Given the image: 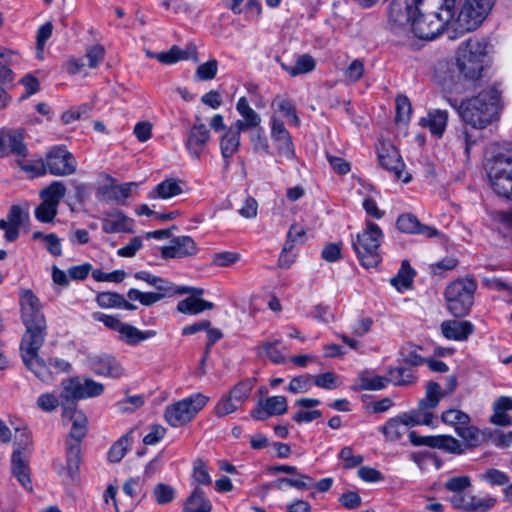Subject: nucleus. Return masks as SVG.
<instances>
[{
	"mask_svg": "<svg viewBox=\"0 0 512 512\" xmlns=\"http://www.w3.org/2000/svg\"><path fill=\"white\" fill-rule=\"evenodd\" d=\"M409 439L414 446H428L451 454L465 452L463 443L450 435L420 436L416 432L409 433Z\"/></svg>",
	"mask_w": 512,
	"mask_h": 512,
	"instance_id": "15",
	"label": "nucleus"
},
{
	"mask_svg": "<svg viewBox=\"0 0 512 512\" xmlns=\"http://www.w3.org/2000/svg\"><path fill=\"white\" fill-rule=\"evenodd\" d=\"M384 388V377L375 374L373 370H363L358 373L352 389L354 391L362 390H381Z\"/></svg>",
	"mask_w": 512,
	"mask_h": 512,
	"instance_id": "32",
	"label": "nucleus"
},
{
	"mask_svg": "<svg viewBox=\"0 0 512 512\" xmlns=\"http://www.w3.org/2000/svg\"><path fill=\"white\" fill-rule=\"evenodd\" d=\"M217 72L218 61L216 59H210L197 67L195 75L201 81H208L214 79Z\"/></svg>",
	"mask_w": 512,
	"mask_h": 512,
	"instance_id": "56",
	"label": "nucleus"
},
{
	"mask_svg": "<svg viewBox=\"0 0 512 512\" xmlns=\"http://www.w3.org/2000/svg\"><path fill=\"white\" fill-rule=\"evenodd\" d=\"M253 388V383L251 380L246 379L238 382L229 392L236 404L242 406L244 401L249 397L251 390Z\"/></svg>",
	"mask_w": 512,
	"mask_h": 512,
	"instance_id": "48",
	"label": "nucleus"
},
{
	"mask_svg": "<svg viewBox=\"0 0 512 512\" xmlns=\"http://www.w3.org/2000/svg\"><path fill=\"white\" fill-rule=\"evenodd\" d=\"M435 78L443 88L448 90H457L458 84L463 78H459V71L452 68L447 61H439L435 67Z\"/></svg>",
	"mask_w": 512,
	"mask_h": 512,
	"instance_id": "28",
	"label": "nucleus"
},
{
	"mask_svg": "<svg viewBox=\"0 0 512 512\" xmlns=\"http://www.w3.org/2000/svg\"><path fill=\"white\" fill-rule=\"evenodd\" d=\"M397 229L404 233H416L419 230L420 222L412 214H403L398 217L396 222Z\"/></svg>",
	"mask_w": 512,
	"mask_h": 512,
	"instance_id": "59",
	"label": "nucleus"
},
{
	"mask_svg": "<svg viewBox=\"0 0 512 512\" xmlns=\"http://www.w3.org/2000/svg\"><path fill=\"white\" fill-rule=\"evenodd\" d=\"M448 112L441 109L430 110L426 117L419 120V125L429 128L432 135L440 138L446 128Z\"/></svg>",
	"mask_w": 512,
	"mask_h": 512,
	"instance_id": "30",
	"label": "nucleus"
},
{
	"mask_svg": "<svg viewBox=\"0 0 512 512\" xmlns=\"http://www.w3.org/2000/svg\"><path fill=\"white\" fill-rule=\"evenodd\" d=\"M277 61L281 68L292 77L310 73L316 67V61L310 54L299 55L294 65L286 64L280 60Z\"/></svg>",
	"mask_w": 512,
	"mask_h": 512,
	"instance_id": "34",
	"label": "nucleus"
},
{
	"mask_svg": "<svg viewBox=\"0 0 512 512\" xmlns=\"http://www.w3.org/2000/svg\"><path fill=\"white\" fill-rule=\"evenodd\" d=\"M386 170L391 171L395 180L402 183H408L412 178L411 174L405 171V164L394 146L386 149Z\"/></svg>",
	"mask_w": 512,
	"mask_h": 512,
	"instance_id": "29",
	"label": "nucleus"
},
{
	"mask_svg": "<svg viewBox=\"0 0 512 512\" xmlns=\"http://www.w3.org/2000/svg\"><path fill=\"white\" fill-rule=\"evenodd\" d=\"M61 401L77 404L79 400L94 398L104 392V385L91 378L81 379L78 376L63 379L61 381Z\"/></svg>",
	"mask_w": 512,
	"mask_h": 512,
	"instance_id": "11",
	"label": "nucleus"
},
{
	"mask_svg": "<svg viewBox=\"0 0 512 512\" xmlns=\"http://www.w3.org/2000/svg\"><path fill=\"white\" fill-rule=\"evenodd\" d=\"M418 350H421V348L410 343L403 346L400 353L404 362L412 366H419L425 363L426 360L418 353Z\"/></svg>",
	"mask_w": 512,
	"mask_h": 512,
	"instance_id": "55",
	"label": "nucleus"
},
{
	"mask_svg": "<svg viewBox=\"0 0 512 512\" xmlns=\"http://www.w3.org/2000/svg\"><path fill=\"white\" fill-rule=\"evenodd\" d=\"M497 503V499L491 496L479 498L471 495L469 512H487Z\"/></svg>",
	"mask_w": 512,
	"mask_h": 512,
	"instance_id": "62",
	"label": "nucleus"
},
{
	"mask_svg": "<svg viewBox=\"0 0 512 512\" xmlns=\"http://www.w3.org/2000/svg\"><path fill=\"white\" fill-rule=\"evenodd\" d=\"M501 93L495 87H488L476 96L456 104L449 99L451 106L457 109L460 117L474 128H485L498 119Z\"/></svg>",
	"mask_w": 512,
	"mask_h": 512,
	"instance_id": "2",
	"label": "nucleus"
},
{
	"mask_svg": "<svg viewBox=\"0 0 512 512\" xmlns=\"http://www.w3.org/2000/svg\"><path fill=\"white\" fill-rule=\"evenodd\" d=\"M34 240H43L46 244L47 251L53 256L62 255L61 239L55 234H43L40 231H35L32 234Z\"/></svg>",
	"mask_w": 512,
	"mask_h": 512,
	"instance_id": "46",
	"label": "nucleus"
},
{
	"mask_svg": "<svg viewBox=\"0 0 512 512\" xmlns=\"http://www.w3.org/2000/svg\"><path fill=\"white\" fill-rule=\"evenodd\" d=\"M241 132L242 131L237 127L231 125L226 129L225 133L220 139V151L224 160L225 168L230 166V159L238 152L240 148Z\"/></svg>",
	"mask_w": 512,
	"mask_h": 512,
	"instance_id": "24",
	"label": "nucleus"
},
{
	"mask_svg": "<svg viewBox=\"0 0 512 512\" xmlns=\"http://www.w3.org/2000/svg\"><path fill=\"white\" fill-rule=\"evenodd\" d=\"M155 58L163 64H174L188 59L196 60L197 50L195 46H189L183 50L177 45H173L168 51L155 54Z\"/></svg>",
	"mask_w": 512,
	"mask_h": 512,
	"instance_id": "31",
	"label": "nucleus"
},
{
	"mask_svg": "<svg viewBox=\"0 0 512 512\" xmlns=\"http://www.w3.org/2000/svg\"><path fill=\"white\" fill-rule=\"evenodd\" d=\"M457 435L464 441L463 447L466 449L474 448L480 445L481 434L475 426L469 424L460 426L457 429Z\"/></svg>",
	"mask_w": 512,
	"mask_h": 512,
	"instance_id": "44",
	"label": "nucleus"
},
{
	"mask_svg": "<svg viewBox=\"0 0 512 512\" xmlns=\"http://www.w3.org/2000/svg\"><path fill=\"white\" fill-rule=\"evenodd\" d=\"M408 427L410 426L406 425V423L403 421V416L400 418L391 419L386 424V437L392 440H396L407 431Z\"/></svg>",
	"mask_w": 512,
	"mask_h": 512,
	"instance_id": "63",
	"label": "nucleus"
},
{
	"mask_svg": "<svg viewBox=\"0 0 512 512\" xmlns=\"http://www.w3.org/2000/svg\"><path fill=\"white\" fill-rule=\"evenodd\" d=\"M2 146L5 148V156L14 155L25 158L28 155V149L24 143V132L20 129H1Z\"/></svg>",
	"mask_w": 512,
	"mask_h": 512,
	"instance_id": "21",
	"label": "nucleus"
},
{
	"mask_svg": "<svg viewBox=\"0 0 512 512\" xmlns=\"http://www.w3.org/2000/svg\"><path fill=\"white\" fill-rule=\"evenodd\" d=\"M486 169L495 193L512 199V156L499 154L487 161Z\"/></svg>",
	"mask_w": 512,
	"mask_h": 512,
	"instance_id": "7",
	"label": "nucleus"
},
{
	"mask_svg": "<svg viewBox=\"0 0 512 512\" xmlns=\"http://www.w3.org/2000/svg\"><path fill=\"white\" fill-rule=\"evenodd\" d=\"M414 276L415 271L410 267L409 262L403 260L398 274L391 278L390 283L397 291L401 292L412 287Z\"/></svg>",
	"mask_w": 512,
	"mask_h": 512,
	"instance_id": "41",
	"label": "nucleus"
},
{
	"mask_svg": "<svg viewBox=\"0 0 512 512\" xmlns=\"http://www.w3.org/2000/svg\"><path fill=\"white\" fill-rule=\"evenodd\" d=\"M197 253V244L190 236L174 237L169 245L161 247V257L165 260L188 258Z\"/></svg>",
	"mask_w": 512,
	"mask_h": 512,
	"instance_id": "17",
	"label": "nucleus"
},
{
	"mask_svg": "<svg viewBox=\"0 0 512 512\" xmlns=\"http://www.w3.org/2000/svg\"><path fill=\"white\" fill-rule=\"evenodd\" d=\"M441 419L444 423L455 427V432L460 426L469 424L470 417L468 414L457 409H448L442 413Z\"/></svg>",
	"mask_w": 512,
	"mask_h": 512,
	"instance_id": "47",
	"label": "nucleus"
},
{
	"mask_svg": "<svg viewBox=\"0 0 512 512\" xmlns=\"http://www.w3.org/2000/svg\"><path fill=\"white\" fill-rule=\"evenodd\" d=\"M480 479L493 486H504L509 483V477L503 471L490 468L480 475Z\"/></svg>",
	"mask_w": 512,
	"mask_h": 512,
	"instance_id": "58",
	"label": "nucleus"
},
{
	"mask_svg": "<svg viewBox=\"0 0 512 512\" xmlns=\"http://www.w3.org/2000/svg\"><path fill=\"white\" fill-rule=\"evenodd\" d=\"M212 504L205 497L203 489L196 487L186 499L183 512H211Z\"/></svg>",
	"mask_w": 512,
	"mask_h": 512,
	"instance_id": "36",
	"label": "nucleus"
},
{
	"mask_svg": "<svg viewBox=\"0 0 512 512\" xmlns=\"http://www.w3.org/2000/svg\"><path fill=\"white\" fill-rule=\"evenodd\" d=\"M280 344V340L265 341L256 346L255 351L259 357L265 356L274 364H284L286 358L279 349Z\"/></svg>",
	"mask_w": 512,
	"mask_h": 512,
	"instance_id": "37",
	"label": "nucleus"
},
{
	"mask_svg": "<svg viewBox=\"0 0 512 512\" xmlns=\"http://www.w3.org/2000/svg\"><path fill=\"white\" fill-rule=\"evenodd\" d=\"M95 300L101 308H118L121 294L117 292H99Z\"/></svg>",
	"mask_w": 512,
	"mask_h": 512,
	"instance_id": "64",
	"label": "nucleus"
},
{
	"mask_svg": "<svg viewBox=\"0 0 512 512\" xmlns=\"http://www.w3.org/2000/svg\"><path fill=\"white\" fill-rule=\"evenodd\" d=\"M57 212L58 207L42 201L35 209V217L42 223H51L55 219Z\"/></svg>",
	"mask_w": 512,
	"mask_h": 512,
	"instance_id": "57",
	"label": "nucleus"
},
{
	"mask_svg": "<svg viewBox=\"0 0 512 512\" xmlns=\"http://www.w3.org/2000/svg\"><path fill=\"white\" fill-rule=\"evenodd\" d=\"M412 106L405 95H398L395 99V124L399 129H405L410 121Z\"/></svg>",
	"mask_w": 512,
	"mask_h": 512,
	"instance_id": "39",
	"label": "nucleus"
},
{
	"mask_svg": "<svg viewBox=\"0 0 512 512\" xmlns=\"http://www.w3.org/2000/svg\"><path fill=\"white\" fill-rule=\"evenodd\" d=\"M420 6L409 0H393L389 6L390 30L395 34V42L402 43L410 33V25Z\"/></svg>",
	"mask_w": 512,
	"mask_h": 512,
	"instance_id": "9",
	"label": "nucleus"
},
{
	"mask_svg": "<svg viewBox=\"0 0 512 512\" xmlns=\"http://www.w3.org/2000/svg\"><path fill=\"white\" fill-rule=\"evenodd\" d=\"M45 159L48 172L53 176H69L76 171L77 161L65 146L51 147Z\"/></svg>",
	"mask_w": 512,
	"mask_h": 512,
	"instance_id": "14",
	"label": "nucleus"
},
{
	"mask_svg": "<svg viewBox=\"0 0 512 512\" xmlns=\"http://www.w3.org/2000/svg\"><path fill=\"white\" fill-rule=\"evenodd\" d=\"M62 419L71 422L68 439L82 441L88 431V419L85 413L77 409V404L61 401Z\"/></svg>",
	"mask_w": 512,
	"mask_h": 512,
	"instance_id": "16",
	"label": "nucleus"
},
{
	"mask_svg": "<svg viewBox=\"0 0 512 512\" xmlns=\"http://www.w3.org/2000/svg\"><path fill=\"white\" fill-rule=\"evenodd\" d=\"M287 410L288 402L285 396H271L260 400L250 415L255 420L265 421L271 416L283 415Z\"/></svg>",
	"mask_w": 512,
	"mask_h": 512,
	"instance_id": "18",
	"label": "nucleus"
},
{
	"mask_svg": "<svg viewBox=\"0 0 512 512\" xmlns=\"http://www.w3.org/2000/svg\"><path fill=\"white\" fill-rule=\"evenodd\" d=\"M236 110L242 116V120H237L233 125L237 127L239 130L247 131L251 128H255L259 126L261 122L260 115L255 112L249 105L246 97H241L237 101Z\"/></svg>",
	"mask_w": 512,
	"mask_h": 512,
	"instance_id": "27",
	"label": "nucleus"
},
{
	"mask_svg": "<svg viewBox=\"0 0 512 512\" xmlns=\"http://www.w3.org/2000/svg\"><path fill=\"white\" fill-rule=\"evenodd\" d=\"M19 305L25 327L19 347L22 361L39 380L51 383L54 374L69 372L71 364L59 358H50L46 362L39 356L47 337V322L39 298L30 289L23 290Z\"/></svg>",
	"mask_w": 512,
	"mask_h": 512,
	"instance_id": "1",
	"label": "nucleus"
},
{
	"mask_svg": "<svg viewBox=\"0 0 512 512\" xmlns=\"http://www.w3.org/2000/svg\"><path fill=\"white\" fill-rule=\"evenodd\" d=\"M156 334L155 330L141 331L131 324L124 323L119 333V339L127 345L135 346L142 341L153 338Z\"/></svg>",
	"mask_w": 512,
	"mask_h": 512,
	"instance_id": "35",
	"label": "nucleus"
},
{
	"mask_svg": "<svg viewBox=\"0 0 512 512\" xmlns=\"http://www.w3.org/2000/svg\"><path fill=\"white\" fill-rule=\"evenodd\" d=\"M32 444L33 442L30 430L26 427L22 429L17 428L13 451H20L21 455L30 456Z\"/></svg>",
	"mask_w": 512,
	"mask_h": 512,
	"instance_id": "45",
	"label": "nucleus"
},
{
	"mask_svg": "<svg viewBox=\"0 0 512 512\" xmlns=\"http://www.w3.org/2000/svg\"><path fill=\"white\" fill-rule=\"evenodd\" d=\"M209 139L210 131L206 125L195 122L188 132L185 146L193 158L199 159Z\"/></svg>",
	"mask_w": 512,
	"mask_h": 512,
	"instance_id": "19",
	"label": "nucleus"
},
{
	"mask_svg": "<svg viewBox=\"0 0 512 512\" xmlns=\"http://www.w3.org/2000/svg\"><path fill=\"white\" fill-rule=\"evenodd\" d=\"M493 0H463L453 19L456 29L469 32L477 29L490 13Z\"/></svg>",
	"mask_w": 512,
	"mask_h": 512,
	"instance_id": "8",
	"label": "nucleus"
},
{
	"mask_svg": "<svg viewBox=\"0 0 512 512\" xmlns=\"http://www.w3.org/2000/svg\"><path fill=\"white\" fill-rule=\"evenodd\" d=\"M487 54V42L484 39L470 38L457 50L456 67L459 78L475 82L482 76L484 59Z\"/></svg>",
	"mask_w": 512,
	"mask_h": 512,
	"instance_id": "3",
	"label": "nucleus"
},
{
	"mask_svg": "<svg viewBox=\"0 0 512 512\" xmlns=\"http://www.w3.org/2000/svg\"><path fill=\"white\" fill-rule=\"evenodd\" d=\"M213 307L214 304L212 302L196 297H188L179 301L177 304V310L179 312L189 315H195L203 312L204 310H210Z\"/></svg>",
	"mask_w": 512,
	"mask_h": 512,
	"instance_id": "40",
	"label": "nucleus"
},
{
	"mask_svg": "<svg viewBox=\"0 0 512 512\" xmlns=\"http://www.w3.org/2000/svg\"><path fill=\"white\" fill-rule=\"evenodd\" d=\"M312 376L309 374L296 376L291 379L287 390L293 394L305 393L310 390L312 386Z\"/></svg>",
	"mask_w": 512,
	"mask_h": 512,
	"instance_id": "60",
	"label": "nucleus"
},
{
	"mask_svg": "<svg viewBox=\"0 0 512 512\" xmlns=\"http://www.w3.org/2000/svg\"><path fill=\"white\" fill-rule=\"evenodd\" d=\"M209 397L195 393L191 396L168 405L164 411V418L167 423L174 427H181L190 421L205 407Z\"/></svg>",
	"mask_w": 512,
	"mask_h": 512,
	"instance_id": "6",
	"label": "nucleus"
},
{
	"mask_svg": "<svg viewBox=\"0 0 512 512\" xmlns=\"http://www.w3.org/2000/svg\"><path fill=\"white\" fill-rule=\"evenodd\" d=\"M381 238L382 229L377 224L367 221L365 229L352 239L353 250L364 268H375L381 263Z\"/></svg>",
	"mask_w": 512,
	"mask_h": 512,
	"instance_id": "4",
	"label": "nucleus"
},
{
	"mask_svg": "<svg viewBox=\"0 0 512 512\" xmlns=\"http://www.w3.org/2000/svg\"><path fill=\"white\" fill-rule=\"evenodd\" d=\"M442 335L448 340L465 341L474 331L469 321L446 320L440 325Z\"/></svg>",
	"mask_w": 512,
	"mask_h": 512,
	"instance_id": "26",
	"label": "nucleus"
},
{
	"mask_svg": "<svg viewBox=\"0 0 512 512\" xmlns=\"http://www.w3.org/2000/svg\"><path fill=\"white\" fill-rule=\"evenodd\" d=\"M102 230L107 234L133 231V220L120 210L107 212L102 220Z\"/></svg>",
	"mask_w": 512,
	"mask_h": 512,
	"instance_id": "23",
	"label": "nucleus"
},
{
	"mask_svg": "<svg viewBox=\"0 0 512 512\" xmlns=\"http://www.w3.org/2000/svg\"><path fill=\"white\" fill-rule=\"evenodd\" d=\"M241 405L236 404L230 395H224L216 404L214 414L217 417H224L235 412Z\"/></svg>",
	"mask_w": 512,
	"mask_h": 512,
	"instance_id": "61",
	"label": "nucleus"
},
{
	"mask_svg": "<svg viewBox=\"0 0 512 512\" xmlns=\"http://www.w3.org/2000/svg\"><path fill=\"white\" fill-rule=\"evenodd\" d=\"M66 194V187L61 181H53L40 192L42 201L58 207Z\"/></svg>",
	"mask_w": 512,
	"mask_h": 512,
	"instance_id": "43",
	"label": "nucleus"
},
{
	"mask_svg": "<svg viewBox=\"0 0 512 512\" xmlns=\"http://www.w3.org/2000/svg\"><path fill=\"white\" fill-rule=\"evenodd\" d=\"M271 137L277 143V151L279 155L289 160L295 157L292 138L288 130L285 128L283 122L277 119L272 121Z\"/></svg>",
	"mask_w": 512,
	"mask_h": 512,
	"instance_id": "22",
	"label": "nucleus"
},
{
	"mask_svg": "<svg viewBox=\"0 0 512 512\" xmlns=\"http://www.w3.org/2000/svg\"><path fill=\"white\" fill-rule=\"evenodd\" d=\"M127 297L130 301H139L144 306H151L161 301L156 292H142L135 288L129 289Z\"/></svg>",
	"mask_w": 512,
	"mask_h": 512,
	"instance_id": "53",
	"label": "nucleus"
},
{
	"mask_svg": "<svg viewBox=\"0 0 512 512\" xmlns=\"http://www.w3.org/2000/svg\"><path fill=\"white\" fill-rule=\"evenodd\" d=\"M81 442L67 439L66 441V469L69 477L74 480L79 472L81 463Z\"/></svg>",
	"mask_w": 512,
	"mask_h": 512,
	"instance_id": "33",
	"label": "nucleus"
},
{
	"mask_svg": "<svg viewBox=\"0 0 512 512\" xmlns=\"http://www.w3.org/2000/svg\"><path fill=\"white\" fill-rule=\"evenodd\" d=\"M305 230L297 224H293L288 233L284 243V252L292 251L296 244H302L305 241Z\"/></svg>",
	"mask_w": 512,
	"mask_h": 512,
	"instance_id": "52",
	"label": "nucleus"
},
{
	"mask_svg": "<svg viewBox=\"0 0 512 512\" xmlns=\"http://www.w3.org/2000/svg\"><path fill=\"white\" fill-rule=\"evenodd\" d=\"M396 386H407L415 381L413 373L405 368H395L389 371V377L386 379Z\"/></svg>",
	"mask_w": 512,
	"mask_h": 512,
	"instance_id": "50",
	"label": "nucleus"
},
{
	"mask_svg": "<svg viewBox=\"0 0 512 512\" xmlns=\"http://www.w3.org/2000/svg\"><path fill=\"white\" fill-rule=\"evenodd\" d=\"M36 405L43 412L50 413L55 411L57 407L61 405V398L54 393H43L37 398Z\"/></svg>",
	"mask_w": 512,
	"mask_h": 512,
	"instance_id": "54",
	"label": "nucleus"
},
{
	"mask_svg": "<svg viewBox=\"0 0 512 512\" xmlns=\"http://www.w3.org/2000/svg\"><path fill=\"white\" fill-rule=\"evenodd\" d=\"M90 366L96 375L113 379H118L125 373L120 362L114 356L108 354L92 357L90 359Z\"/></svg>",
	"mask_w": 512,
	"mask_h": 512,
	"instance_id": "20",
	"label": "nucleus"
},
{
	"mask_svg": "<svg viewBox=\"0 0 512 512\" xmlns=\"http://www.w3.org/2000/svg\"><path fill=\"white\" fill-rule=\"evenodd\" d=\"M442 398L441 387L437 382L430 381L426 385L425 397L418 403L416 409L403 415V421L406 425H432L433 412Z\"/></svg>",
	"mask_w": 512,
	"mask_h": 512,
	"instance_id": "10",
	"label": "nucleus"
},
{
	"mask_svg": "<svg viewBox=\"0 0 512 512\" xmlns=\"http://www.w3.org/2000/svg\"><path fill=\"white\" fill-rule=\"evenodd\" d=\"M450 23L440 13L422 14L421 11L416 14L410 25V32L424 40H432L438 36L444 26Z\"/></svg>",
	"mask_w": 512,
	"mask_h": 512,
	"instance_id": "12",
	"label": "nucleus"
},
{
	"mask_svg": "<svg viewBox=\"0 0 512 512\" xmlns=\"http://www.w3.org/2000/svg\"><path fill=\"white\" fill-rule=\"evenodd\" d=\"M28 214L24 213L22 208L18 205H12L7 219L11 224V228L7 231V235H4L6 241L14 242L19 237V229L25 219H28Z\"/></svg>",
	"mask_w": 512,
	"mask_h": 512,
	"instance_id": "38",
	"label": "nucleus"
},
{
	"mask_svg": "<svg viewBox=\"0 0 512 512\" xmlns=\"http://www.w3.org/2000/svg\"><path fill=\"white\" fill-rule=\"evenodd\" d=\"M182 191L179 181L174 178H169L160 182L150 193L149 197L168 199L180 195Z\"/></svg>",
	"mask_w": 512,
	"mask_h": 512,
	"instance_id": "42",
	"label": "nucleus"
},
{
	"mask_svg": "<svg viewBox=\"0 0 512 512\" xmlns=\"http://www.w3.org/2000/svg\"><path fill=\"white\" fill-rule=\"evenodd\" d=\"M155 501L159 505H166L172 502L175 498V489L164 483H158L153 489Z\"/></svg>",
	"mask_w": 512,
	"mask_h": 512,
	"instance_id": "51",
	"label": "nucleus"
},
{
	"mask_svg": "<svg viewBox=\"0 0 512 512\" xmlns=\"http://www.w3.org/2000/svg\"><path fill=\"white\" fill-rule=\"evenodd\" d=\"M476 283L471 279H457L445 290L447 308L455 317L466 316L474 301Z\"/></svg>",
	"mask_w": 512,
	"mask_h": 512,
	"instance_id": "5",
	"label": "nucleus"
},
{
	"mask_svg": "<svg viewBox=\"0 0 512 512\" xmlns=\"http://www.w3.org/2000/svg\"><path fill=\"white\" fill-rule=\"evenodd\" d=\"M28 455H21L20 451H13L11 455V472L21 486L27 491H32Z\"/></svg>",
	"mask_w": 512,
	"mask_h": 512,
	"instance_id": "25",
	"label": "nucleus"
},
{
	"mask_svg": "<svg viewBox=\"0 0 512 512\" xmlns=\"http://www.w3.org/2000/svg\"><path fill=\"white\" fill-rule=\"evenodd\" d=\"M129 444L128 435L120 437L109 449L108 460L111 463L120 462L127 453Z\"/></svg>",
	"mask_w": 512,
	"mask_h": 512,
	"instance_id": "49",
	"label": "nucleus"
},
{
	"mask_svg": "<svg viewBox=\"0 0 512 512\" xmlns=\"http://www.w3.org/2000/svg\"><path fill=\"white\" fill-rule=\"evenodd\" d=\"M134 278L146 282L149 286L156 289L157 295L160 299L171 298L175 295H183L187 293H195L197 295L203 294L201 288H191L186 286H177L171 281L151 274L147 271H138L134 274Z\"/></svg>",
	"mask_w": 512,
	"mask_h": 512,
	"instance_id": "13",
	"label": "nucleus"
}]
</instances>
